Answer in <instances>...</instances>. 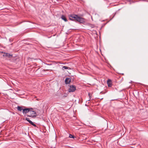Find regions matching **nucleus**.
I'll return each instance as SVG.
<instances>
[{
    "label": "nucleus",
    "instance_id": "39448f33",
    "mask_svg": "<svg viewBox=\"0 0 148 148\" xmlns=\"http://www.w3.org/2000/svg\"><path fill=\"white\" fill-rule=\"evenodd\" d=\"M26 120H27L28 122H29L33 126H36V125L33 123V122H32L31 121H30L29 118H26L25 119Z\"/></svg>",
    "mask_w": 148,
    "mask_h": 148
},
{
    "label": "nucleus",
    "instance_id": "ddd939ff",
    "mask_svg": "<svg viewBox=\"0 0 148 148\" xmlns=\"http://www.w3.org/2000/svg\"><path fill=\"white\" fill-rule=\"evenodd\" d=\"M90 93H89V94H88V95H89V96L90 97Z\"/></svg>",
    "mask_w": 148,
    "mask_h": 148
},
{
    "label": "nucleus",
    "instance_id": "20e7f679",
    "mask_svg": "<svg viewBox=\"0 0 148 148\" xmlns=\"http://www.w3.org/2000/svg\"><path fill=\"white\" fill-rule=\"evenodd\" d=\"M30 108H27L23 110V114H26L27 113H29L30 111Z\"/></svg>",
    "mask_w": 148,
    "mask_h": 148
},
{
    "label": "nucleus",
    "instance_id": "9d476101",
    "mask_svg": "<svg viewBox=\"0 0 148 148\" xmlns=\"http://www.w3.org/2000/svg\"><path fill=\"white\" fill-rule=\"evenodd\" d=\"M69 67H67L66 66H64L62 68V69L63 70H64V69H69Z\"/></svg>",
    "mask_w": 148,
    "mask_h": 148
},
{
    "label": "nucleus",
    "instance_id": "1a4fd4ad",
    "mask_svg": "<svg viewBox=\"0 0 148 148\" xmlns=\"http://www.w3.org/2000/svg\"><path fill=\"white\" fill-rule=\"evenodd\" d=\"M17 109L18 110L21 111L22 110H23V109L20 106H18L17 108Z\"/></svg>",
    "mask_w": 148,
    "mask_h": 148
},
{
    "label": "nucleus",
    "instance_id": "f257e3e1",
    "mask_svg": "<svg viewBox=\"0 0 148 148\" xmlns=\"http://www.w3.org/2000/svg\"><path fill=\"white\" fill-rule=\"evenodd\" d=\"M69 19L71 20L76 21L81 23H83L85 22L84 18H81L76 15L73 14L70 15Z\"/></svg>",
    "mask_w": 148,
    "mask_h": 148
},
{
    "label": "nucleus",
    "instance_id": "7ed1b4c3",
    "mask_svg": "<svg viewBox=\"0 0 148 148\" xmlns=\"http://www.w3.org/2000/svg\"><path fill=\"white\" fill-rule=\"evenodd\" d=\"M76 90V87L73 85H71L70 88L69 89V92H73Z\"/></svg>",
    "mask_w": 148,
    "mask_h": 148
},
{
    "label": "nucleus",
    "instance_id": "6e6552de",
    "mask_svg": "<svg viewBox=\"0 0 148 148\" xmlns=\"http://www.w3.org/2000/svg\"><path fill=\"white\" fill-rule=\"evenodd\" d=\"M61 18L62 20H64L66 22L67 21V20L66 17L64 15H62L61 16Z\"/></svg>",
    "mask_w": 148,
    "mask_h": 148
},
{
    "label": "nucleus",
    "instance_id": "423d86ee",
    "mask_svg": "<svg viewBox=\"0 0 148 148\" xmlns=\"http://www.w3.org/2000/svg\"><path fill=\"white\" fill-rule=\"evenodd\" d=\"M71 81V79L69 78H67L65 80V82L66 84H69Z\"/></svg>",
    "mask_w": 148,
    "mask_h": 148
},
{
    "label": "nucleus",
    "instance_id": "9b49d317",
    "mask_svg": "<svg viewBox=\"0 0 148 148\" xmlns=\"http://www.w3.org/2000/svg\"><path fill=\"white\" fill-rule=\"evenodd\" d=\"M69 137L70 138H74V136H73V135H72L71 134H69Z\"/></svg>",
    "mask_w": 148,
    "mask_h": 148
},
{
    "label": "nucleus",
    "instance_id": "f03ea898",
    "mask_svg": "<svg viewBox=\"0 0 148 148\" xmlns=\"http://www.w3.org/2000/svg\"><path fill=\"white\" fill-rule=\"evenodd\" d=\"M32 108H30V111L29 112L28 114L27 115V116L32 117V118H34L36 116V115H34L36 114V112L32 111Z\"/></svg>",
    "mask_w": 148,
    "mask_h": 148
},
{
    "label": "nucleus",
    "instance_id": "f8f14e48",
    "mask_svg": "<svg viewBox=\"0 0 148 148\" xmlns=\"http://www.w3.org/2000/svg\"><path fill=\"white\" fill-rule=\"evenodd\" d=\"M5 55L7 56H10L9 54L8 53H6Z\"/></svg>",
    "mask_w": 148,
    "mask_h": 148
},
{
    "label": "nucleus",
    "instance_id": "0eeeda50",
    "mask_svg": "<svg viewBox=\"0 0 148 148\" xmlns=\"http://www.w3.org/2000/svg\"><path fill=\"white\" fill-rule=\"evenodd\" d=\"M107 83L109 87H111L112 86V82L110 79H109L107 80Z\"/></svg>",
    "mask_w": 148,
    "mask_h": 148
}]
</instances>
